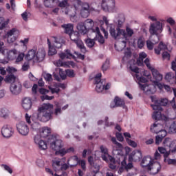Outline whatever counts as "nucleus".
Wrapping results in <instances>:
<instances>
[{"instance_id": "51", "label": "nucleus", "mask_w": 176, "mask_h": 176, "mask_svg": "<svg viewBox=\"0 0 176 176\" xmlns=\"http://www.w3.org/2000/svg\"><path fill=\"white\" fill-rule=\"evenodd\" d=\"M144 45H145V42L142 38L140 37L138 40V46L139 49H142L144 47Z\"/></svg>"}, {"instance_id": "35", "label": "nucleus", "mask_w": 176, "mask_h": 176, "mask_svg": "<svg viewBox=\"0 0 176 176\" xmlns=\"http://www.w3.org/2000/svg\"><path fill=\"white\" fill-rule=\"evenodd\" d=\"M74 43H76L77 47L80 50L81 53H86V47H85V44L83 43V41H82V40L79 39Z\"/></svg>"}, {"instance_id": "11", "label": "nucleus", "mask_w": 176, "mask_h": 176, "mask_svg": "<svg viewBox=\"0 0 176 176\" xmlns=\"http://www.w3.org/2000/svg\"><path fill=\"white\" fill-rule=\"evenodd\" d=\"M152 75L155 80L154 81V85L160 89V90H163L164 89V84L160 83V80L163 79V76L160 74L159 71L156 69H153L152 70Z\"/></svg>"}, {"instance_id": "43", "label": "nucleus", "mask_w": 176, "mask_h": 176, "mask_svg": "<svg viewBox=\"0 0 176 176\" xmlns=\"http://www.w3.org/2000/svg\"><path fill=\"white\" fill-rule=\"evenodd\" d=\"M0 116L1 118H3V119H7V118H9V110L6 108L1 109Z\"/></svg>"}, {"instance_id": "32", "label": "nucleus", "mask_w": 176, "mask_h": 176, "mask_svg": "<svg viewBox=\"0 0 176 176\" xmlns=\"http://www.w3.org/2000/svg\"><path fill=\"white\" fill-rule=\"evenodd\" d=\"M52 133V129L47 126H44L42 129L41 135L43 137V138H46V137H49L50 135V133Z\"/></svg>"}, {"instance_id": "54", "label": "nucleus", "mask_w": 176, "mask_h": 176, "mask_svg": "<svg viewBox=\"0 0 176 176\" xmlns=\"http://www.w3.org/2000/svg\"><path fill=\"white\" fill-rule=\"evenodd\" d=\"M66 75L67 76H69V78H75V72H74V70L67 69Z\"/></svg>"}, {"instance_id": "13", "label": "nucleus", "mask_w": 176, "mask_h": 176, "mask_svg": "<svg viewBox=\"0 0 176 176\" xmlns=\"http://www.w3.org/2000/svg\"><path fill=\"white\" fill-rule=\"evenodd\" d=\"M23 88V85L19 81H16L14 83H12L10 87V90L12 94H14L17 96L21 93V89Z\"/></svg>"}, {"instance_id": "48", "label": "nucleus", "mask_w": 176, "mask_h": 176, "mask_svg": "<svg viewBox=\"0 0 176 176\" xmlns=\"http://www.w3.org/2000/svg\"><path fill=\"white\" fill-rule=\"evenodd\" d=\"M24 57H25L24 53H20L16 57L15 63L16 64H19V63H21V61L24 60Z\"/></svg>"}, {"instance_id": "26", "label": "nucleus", "mask_w": 176, "mask_h": 176, "mask_svg": "<svg viewBox=\"0 0 176 176\" xmlns=\"http://www.w3.org/2000/svg\"><path fill=\"white\" fill-rule=\"evenodd\" d=\"M114 102H115V107H120L123 108V109H127V107H126V103L124 102V100L120 99V98L116 96L114 98Z\"/></svg>"}, {"instance_id": "50", "label": "nucleus", "mask_w": 176, "mask_h": 176, "mask_svg": "<svg viewBox=\"0 0 176 176\" xmlns=\"http://www.w3.org/2000/svg\"><path fill=\"white\" fill-rule=\"evenodd\" d=\"M58 6H59V8H67V6H69L68 0H63L59 2Z\"/></svg>"}, {"instance_id": "60", "label": "nucleus", "mask_w": 176, "mask_h": 176, "mask_svg": "<svg viewBox=\"0 0 176 176\" xmlns=\"http://www.w3.org/2000/svg\"><path fill=\"white\" fill-rule=\"evenodd\" d=\"M174 77H175L174 74L167 73L165 76V79L166 80H168V82H170V80H171V79H173Z\"/></svg>"}, {"instance_id": "15", "label": "nucleus", "mask_w": 176, "mask_h": 176, "mask_svg": "<svg viewBox=\"0 0 176 176\" xmlns=\"http://www.w3.org/2000/svg\"><path fill=\"white\" fill-rule=\"evenodd\" d=\"M19 30L16 28H12L7 32L8 41L10 43H13L16 39H17V36H19Z\"/></svg>"}, {"instance_id": "59", "label": "nucleus", "mask_w": 176, "mask_h": 176, "mask_svg": "<svg viewBox=\"0 0 176 176\" xmlns=\"http://www.w3.org/2000/svg\"><path fill=\"white\" fill-rule=\"evenodd\" d=\"M44 79H45V80L47 82H52V80H53V78L52 76V74L47 73V74H45L44 75Z\"/></svg>"}, {"instance_id": "5", "label": "nucleus", "mask_w": 176, "mask_h": 176, "mask_svg": "<svg viewBox=\"0 0 176 176\" xmlns=\"http://www.w3.org/2000/svg\"><path fill=\"white\" fill-rule=\"evenodd\" d=\"M146 160V158L142 159L141 162L142 167L146 170H148V173H150L152 175H156V174H157L162 170V165L159 162L155 161H149V163L147 162L146 164H144Z\"/></svg>"}, {"instance_id": "40", "label": "nucleus", "mask_w": 176, "mask_h": 176, "mask_svg": "<svg viewBox=\"0 0 176 176\" xmlns=\"http://www.w3.org/2000/svg\"><path fill=\"white\" fill-rule=\"evenodd\" d=\"M102 20L104 22V24L106 25L107 28H109V31L111 35V31H112V30H116L115 25H113V24H109V20H108V18H107V16H103Z\"/></svg>"}, {"instance_id": "45", "label": "nucleus", "mask_w": 176, "mask_h": 176, "mask_svg": "<svg viewBox=\"0 0 176 176\" xmlns=\"http://www.w3.org/2000/svg\"><path fill=\"white\" fill-rule=\"evenodd\" d=\"M78 164L81 166V168L82 170H86V162L85 161V160H78L77 164H76L75 165H70V166L71 167H76V166H78Z\"/></svg>"}, {"instance_id": "63", "label": "nucleus", "mask_w": 176, "mask_h": 176, "mask_svg": "<svg viewBox=\"0 0 176 176\" xmlns=\"http://www.w3.org/2000/svg\"><path fill=\"white\" fill-rule=\"evenodd\" d=\"M42 101H45V100H48L50 101V100H53L54 98V96H49L48 95H43L41 97Z\"/></svg>"}, {"instance_id": "36", "label": "nucleus", "mask_w": 176, "mask_h": 176, "mask_svg": "<svg viewBox=\"0 0 176 176\" xmlns=\"http://www.w3.org/2000/svg\"><path fill=\"white\" fill-rule=\"evenodd\" d=\"M47 45L49 47L48 54L49 56H54L57 53L56 48L52 46V43H50V39L47 38Z\"/></svg>"}, {"instance_id": "61", "label": "nucleus", "mask_w": 176, "mask_h": 176, "mask_svg": "<svg viewBox=\"0 0 176 176\" xmlns=\"http://www.w3.org/2000/svg\"><path fill=\"white\" fill-rule=\"evenodd\" d=\"M31 127L32 130H38V129H41V124L38 122H34L31 124Z\"/></svg>"}, {"instance_id": "42", "label": "nucleus", "mask_w": 176, "mask_h": 176, "mask_svg": "<svg viewBox=\"0 0 176 176\" xmlns=\"http://www.w3.org/2000/svg\"><path fill=\"white\" fill-rule=\"evenodd\" d=\"M158 151L160 152V153H162V155H164V162H166L167 160V157L170 156V153L168 152L164 147H158Z\"/></svg>"}, {"instance_id": "53", "label": "nucleus", "mask_w": 176, "mask_h": 176, "mask_svg": "<svg viewBox=\"0 0 176 176\" xmlns=\"http://www.w3.org/2000/svg\"><path fill=\"white\" fill-rule=\"evenodd\" d=\"M126 141L127 144L130 145V146H132V148H137V143H135V142L133 140H131L129 138H126Z\"/></svg>"}, {"instance_id": "21", "label": "nucleus", "mask_w": 176, "mask_h": 176, "mask_svg": "<svg viewBox=\"0 0 176 176\" xmlns=\"http://www.w3.org/2000/svg\"><path fill=\"white\" fill-rule=\"evenodd\" d=\"M71 152H75L74 147H69V148H60L55 152V154L59 156H65L67 153H71Z\"/></svg>"}, {"instance_id": "41", "label": "nucleus", "mask_w": 176, "mask_h": 176, "mask_svg": "<svg viewBox=\"0 0 176 176\" xmlns=\"http://www.w3.org/2000/svg\"><path fill=\"white\" fill-rule=\"evenodd\" d=\"M8 24H9V19H5L3 17H0V31L6 28Z\"/></svg>"}, {"instance_id": "12", "label": "nucleus", "mask_w": 176, "mask_h": 176, "mask_svg": "<svg viewBox=\"0 0 176 176\" xmlns=\"http://www.w3.org/2000/svg\"><path fill=\"white\" fill-rule=\"evenodd\" d=\"M16 129L21 135H28L30 133V128H28V126L24 121H21L16 124Z\"/></svg>"}, {"instance_id": "30", "label": "nucleus", "mask_w": 176, "mask_h": 176, "mask_svg": "<svg viewBox=\"0 0 176 176\" xmlns=\"http://www.w3.org/2000/svg\"><path fill=\"white\" fill-rule=\"evenodd\" d=\"M126 21V17L124 16V14H120L118 16V20L117 23V28L120 30L122 27H123V24H124V21Z\"/></svg>"}, {"instance_id": "23", "label": "nucleus", "mask_w": 176, "mask_h": 176, "mask_svg": "<svg viewBox=\"0 0 176 176\" xmlns=\"http://www.w3.org/2000/svg\"><path fill=\"white\" fill-rule=\"evenodd\" d=\"M100 152L102 153L101 155V157L102 159V160H104V162H108V156H109V153H108V148H107V146H104V145H101L100 146Z\"/></svg>"}, {"instance_id": "27", "label": "nucleus", "mask_w": 176, "mask_h": 176, "mask_svg": "<svg viewBox=\"0 0 176 176\" xmlns=\"http://www.w3.org/2000/svg\"><path fill=\"white\" fill-rule=\"evenodd\" d=\"M163 129V125L161 124L155 122L150 128V130L151 133H155V134H157L160 131V130Z\"/></svg>"}, {"instance_id": "16", "label": "nucleus", "mask_w": 176, "mask_h": 176, "mask_svg": "<svg viewBox=\"0 0 176 176\" xmlns=\"http://www.w3.org/2000/svg\"><path fill=\"white\" fill-rule=\"evenodd\" d=\"M14 133L13 128L10 125H4L1 128V134L4 138H10Z\"/></svg>"}, {"instance_id": "38", "label": "nucleus", "mask_w": 176, "mask_h": 176, "mask_svg": "<svg viewBox=\"0 0 176 176\" xmlns=\"http://www.w3.org/2000/svg\"><path fill=\"white\" fill-rule=\"evenodd\" d=\"M8 60H14L17 56V50L16 49L11 50L7 53Z\"/></svg>"}, {"instance_id": "7", "label": "nucleus", "mask_w": 176, "mask_h": 176, "mask_svg": "<svg viewBox=\"0 0 176 176\" xmlns=\"http://www.w3.org/2000/svg\"><path fill=\"white\" fill-rule=\"evenodd\" d=\"M47 144H50L52 149L56 151L61 149L62 147L64 146L63 144V140H61L57 135H52L50 136L47 140Z\"/></svg>"}, {"instance_id": "31", "label": "nucleus", "mask_w": 176, "mask_h": 176, "mask_svg": "<svg viewBox=\"0 0 176 176\" xmlns=\"http://www.w3.org/2000/svg\"><path fill=\"white\" fill-rule=\"evenodd\" d=\"M155 54H160V52L162 50H167V45L164 44L162 41H161L158 45V47L154 49Z\"/></svg>"}, {"instance_id": "9", "label": "nucleus", "mask_w": 176, "mask_h": 176, "mask_svg": "<svg viewBox=\"0 0 176 176\" xmlns=\"http://www.w3.org/2000/svg\"><path fill=\"white\" fill-rule=\"evenodd\" d=\"M101 8L104 12L113 13L116 10V0H102Z\"/></svg>"}, {"instance_id": "14", "label": "nucleus", "mask_w": 176, "mask_h": 176, "mask_svg": "<svg viewBox=\"0 0 176 176\" xmlns=\"http://www.w3.org/2000/svg\"><path fill=\"white\" fill-rule=\"evenodd\" d=\"M13 71H14V68L8 67H7L8 75L6 76L4 80L6 83H14L16 81V76L13 74Z\"/></svg>"}, {"instance_id": "55", "label": "nucleus", "mask_w": 176, "mask_h": 176, "mask_svg": "<svg viewBox=\"0 0 176 176\" xmlns=\"http://www.w3.org/2000/svg\"><path fill=\"white\" fill-rule=\"evenodd\" d=\"M126 160H127V158L125 157L121 162V167L120 168V170H125L126 166H127V162Z\"/></svg>"}, {"instance_id": "39", "label": "nucleus", "mask_w": 176, "mask_h": 176, "mask_svg": "<svg viewBox=\"0 0 176 176\" xmlns=\"http://www.w3.org/2000/svg\"><path fill=\"white\" fill-rule=\"evenodd\" d=\"M45 56H46V53L45 50H42L41 51H36V61H39V60H43L45 58Z\"/></svg>"}, {"instance_id": "4", "label": "nucleus", "mask_w": 176, "mask_h": 176, "mask_svg": "<svg viewBox=\"0 0 176 176\" xmlns=\"http://www.w3.org/2000/svg\"><path fill=\"white\" fill-rule=\"evenodd\" d=\"M91 32L95 34L96 36L94 39L87 38L85 40V43L88 47H93L96 44L95 41H98V42H99V43L101 45H104V43H105V39L104 38L102 34H101L100 28H98V26L92 28V29H91Z\"/></svg>"}, {"instance_id": "22", "label": "nucleus", "mask_w": 176, "mask_h": 176, "mask_svg": "<svg viewBox=\"0 0 176 176\" xmlns=\"http://www.w3.org/2000/svg\"><path fill=\"white\" fill-rule=\"evenodd\" d=\"M22 107L25 111H29L32 107V100L30 98H25L22 101Z\"/></svg>"}, {"instance_id": "24", "label": "nucleus", "mask_w": 176, "mask_h": 176, "mask_svg": "<svg viewBox=\"0 0 176 176\" xmlns=\"http://www.w3.org/2000/svg\"><path fill=\"white\" fill-rule=\"evenodd\" d=\"M59 57L61 60H64L65 58H75V56L71 53V50H65V52L59 54Z\"/></svg>"}, {"instance_id": "17", "label": "nucleus", "mask_w": 176, "mask_h": 176, "mask_svg": "<svg viewBox=\"0 0 176 176\" xmlns=\"http://www.w3.org/2000/svg\"><path fill=\"white\" fill-rule=\"evenodd\" d=\"M56 72H58L59 75ZM56 72H54L53 74V76L55 80L60 82L61 79L62 80L67 79V71L64 72L63 69H56Z\"/></svg>"}, {"instance_id": "34", "label": "nucleus", "mask_w": 176, "mask_h": 176, "mask_svg": "<svg viewBox=\"0 0 176 176\" xmlns=\"http://www.w3.org/2000/svg\"><path fill=\"white\" fill-rule=\"evenodd\" d=\"M126 41H122L117 44H115L114 47L116 50H118V52H121L123 50V49H124V47H126Z\"/></svg>"}, {"instance_id": "19", "label": "nucleus", "mask_w": 176, "mask_h": 176, "mask_svg": "<svg viewBox=\"0 0 176 176\" xmlns=\"http://www.w3.org/2000/svg\"><path fill=\"white\" fill-rule=\"evenodd\" d=\"M34 142L36 145H38L39 149H41V151L47 149V143L42 140L39 135L34 136Z\"/></svg>"}, {"instance_id": "58", "label": "nucleus", "mask_w": 176, "mask_h": 176, "mask_svg": "<svg viewBox=\"0 0 176 176\" xmlns=\"http://www.w3.org/2000/svg\"><path fill=\"white\" fill-rule=\"evenodd\" d=\"M157 134L162 138H164V137H166V135H167V131H166V130H164V129H163V128H162V129L157 133Z\"/></svg>"}, {"instance_id": "25", "label": "nucleus", "mask_w": 176, "mask_h": 176, "mask_svg": "<svg viewBox=\"0 0 176 176\" xmlns=\"http://www.w3.org/2000/svg\"><path fill=\"white\" fill-rule=\"evenodd\" d=\"M34 58L36 60V50H30L25 56V60H27L28 61H31V60H34Z\"/></svg>"}, {"instance_id": "28", "label": "nucleus", "mask_w": 176, "mask_h": 176, "mask_svg": "<svg viewBox=\"0 0 176 176\" xmlns=\"http://www.w3.org/2000/svg\"><path fill=\"white\" fill-rule=\"evenodd\" d=\"M62 28H64L65 33L69 35L74 32V25L72 23L63 24L61 25Z\"/></svg>"}, {"instance_id": "10", "label": "nucleus", "mask_w": 176, "mask_h": 176, "mask_svg": "<svg viewBox=\"0 0 176 176\" xmlns=\"http://www.w3.org/2000/svg\"><path fill=\"white\" fill-rule=\"evenodd\" d=\"M90 25V27L93 25L94 22L91 19H87L85 23H80L77 25V30L79 32V34H81V35H86L87 34L88 31H91V30L92 28H87V25Z\"/></svg>"}, {"instance_id": "52", "label": "nucleus", "mask_w": 176, "mask_h": 176, "mask_svg": "<svg viewBox=\"0 0 176 176\" xmlns=\"http://www.w3.org/2000/svg\"><path fill=\"white\" fill-rule=\"evenodd\" d=\"M109 68V60H106L104 63L102 65V72H104L107 71V69H108Z\"/></svg>"}, {"instance_id": "64", "label": "nucleus", "mask_w": 176, "mask_h": 176, "mask_svg": "<svg viewBox=\"0 0 176 176\" xmlns=\"http://www.w3.org/2000/svg\"><path fill=\"white\" fill-rule=\"evenodd\" d=\"M171 68H172L173 71L175 72V79H176V58H175V60L172 61V63H171Z\"/></svg>"}, {"instance_id": "62", "label": "nucleus", "mask_w": 176, "mask_h": 176, "mask_svg": "<svg viewBox=\"0 0 176 176\" xmlns=\"http://www.w3.org/2000/svg\"><path fill=\"white\" fill-rule=\"evenodd\" d=\"M170 57L171 56L168 52H164L162 53V58H164V60H170Z\"/></svg>"}, {"instance_id": "6", "label": "nucleus", "mask_w": 176, "mask_h": 176, "mask_svg": "<svg viewBox=\"0 0 176 176\" xmlns=\"http://www.w3.org/2000/svg\"><path fill=\"white\" fill-rule=\"evenodd\" d=\"M102 74L99 73L94 78V83L96 85V90L98 93H102L103 90H109L111 89V83H107V79L101 80Z\"/></svg>"}, {"instance_id": "1", "label": "nucleus", "mask_w": 176, "mask_h": 176, "mask_svg": "<svg viewBox=\"0 0 176 176\" xmlns=\"http://www.w3.org/2000/svg\"><path fill=\"white\" fill-rule=\"evenodd\" d=\"M53 104L50 103L43 104L38 109L37 119L43 122H49L53 119Z\"/></svg>"}, {"instance_id": "49", "label": "nucleus", "mask_w": 176, "mask_h": 176, "mask_svg": "<svg viewBox=\"0 0 176 176\" xmlns=\"http://www.w3.org/2000/svg\"><path fill=\"white\" fill-rule=\"evenodd\" d=\"M21 69H22V71H23V72L28 71V69H30V62H29V61L25 62V63L22 65Z\"/></svg>"}, {"instance_id": "46", "label": "nucleus", "mask_w": 176, "mask_h": 176, "mask_svg": "<svg viewBox=\"0 0 176 176\" xmlns=\"http://www.w3.org/2000/svg\"><path fill=\"white\" fill-rule=\"evenodd\" d=\"M54 47L56 48V49H60L63 47V43H61V38H58L57 37H54Z\"/></svg>"}, {"instance_id": "56", "label": "nucleus", "mask_w": 176, "mask_h": 176, "mask_svg": "<svg viewBox=\"0 0 176 176\" xmlns=\"http://www.w3.org/2000/svg\"><path fill=\"white\" fill-rule=\"evenodd\" d=\"M169 130L171 131V133H176V120L173 121L170 124Z\"/></svg>"}, {"instance_id": "29", "label": "nucleus", "mask_w": 176, "mask_h": 176, "mask_svg": "<svg viewBox=\"0 0 176 176\" xmlns=\"http://www.w3.org/2000/svg\"><path fill=\"white\" fill-rule=\"evenodd\" d=\"M131 153L133 157L134 162H140V160L142 159V153L140 150L134 151Z\"/></svg>"}, {"instance_id": "37", "label": "nucleus", "mask_w": 176, "mask_h": 176, "mask_svg": "<svg viewBox=\"0 0 176 176\" xmlns=\"http://www.w3.org/2000/svg\"><path fill=\"white\" fill-rule=\"evenodd\" d=\"M55 3H58V0H44L45 8H53Z\"/></svg>"}, {"instance_id": "33", "label": "nucleus", "mask_w": 176, "mask_h": 176, "mask_svg": "<svg viewBox=\"0 0 176 176\" xmlns=\"http://www.w3.org/2000/svg\"><path fill=\"white\" fill-rule=\"evenodd\" d=\"M69 36L71 41H72V42H74V43H75V42H77V41H79V39H80L79 38V36H80L79 32H76V31L74 32L73 31L72 32H71L69 34Z\"/></svg>"}, {"instance_id": "57", "label": "nucleus", "mask_w": 176, "mask_h": 176, "mask_svg": "<svg viewBox=\"0 0 176 176\" xmlns=\"http://www.w3.org/2000/svg\"><path fill=\"white\" fill-rule=\"evenodd\" d=\"M1 166L3 167L4 170H6V171H8V173H9V174L13 173V170L8 165L2 164Z\"/></svg>"}, {"instance_id": "44", "label": "nucleus", "mask_w": 176, "mask_h": 176, "mask_svg": "<svg viewBox=\"0 0 176 176\" xmlns=\"http://www.w3.org/2000/svg\"><path fill=\"white\" fill-rule=\"evenodd\" d=\"M132 76H133L134 79L136 80H138V82H141L142 83H146L148 82V80L146 78L143 77V76H140L138 74H133Z\"/></svg>"}, {"instance_id": "8", "label": "nucleus", "mask_w": 176, "mask_h": 176, "mask_svg": "<svg viewBox=\"0 0 176 176\" xmlns=\"http://www.w3.org/2000/svg\"><path fill=\"white\" fill-rule=\"evenodd\" d=\"M151 98L152 102H154V104L151 105L153 111H163L162 107H166V105L168 104V100L166 98L157 100L156 98H155V96H151Z\"/></svg>"}, {"instance_id": "3", "label": "nucleus", "mask_w": 176, "mask_h": 176, "mask_svg": "<svg viewBox=\"0 0 176 176\" xmlns=\"http://www.w3.org/2000/svg\"><path fill=\"white\" fill-rule=\"evenodd\" d=\"M133 34H134V30L128 27L126 28V30L116 28V30L112 29L111 31V36L116 41L120 39V38H124V39L127 40V38L133 36Z\"/></svg>"}, {"instance_id": "47", "label": "nucleus", "mask_w": 176, "mask_h": 176, "mask_svg": "<svg viewBox=\"0 0 176 176\" xmlns=\"http://www.w3.org/2000/svg\"><path fill=\"white\" fill-rule=\"evenodd\" d=\"M49 90H50L52 94H58L60 93V88L57 86V84L55 85L54 87H49Z\"/></svg>"}, {"instance_id": "2", "label": "nucleus", "mask_w": 176, "mask_h": 176, "mask_svg": "<svg viewBox=\"0 0 176 176\" xmlns=\"http://www.w3.org/2000/svg\"><path fill=\"white\" fill-rule=\"evenodd\" d=\"M162 31V23L157 21L153 23L150 26L149 32L151 35H156L155 36H151L155 40L151 39V41H146V46L148 50H153V45H156L159 42V36H157V32Z\"/></svg>"}, {"instance_id": "18", "label": "nucleus", "mask_w": 176, "mask_h": 176, "mask_svg": "<svg viewBox=\"0 0 176 176\" xmlns=\"http://www.w3.org/2000/svg\"><path fill=\"white\" fill-rule=\"evenodd\" d=\"M90 6L87 3H82L81 5L80 14L83 19H87L90 14Z\"/></svg>"}, {"instance_id": "20", "label": "nucleus", "mask_w": 176, "mask_h": 176, "mask_svg": "<svg viewBox=\"0 0 176 176\" xmlns=\"http://www.w3.org/2000/svg\"><path fill=\"white\" fill-rule=\"evenodd\" d=\"M163 110H155L152 115L154 120H167V117L164 114H162Z\"/></svg>"}]
</instances>
